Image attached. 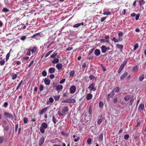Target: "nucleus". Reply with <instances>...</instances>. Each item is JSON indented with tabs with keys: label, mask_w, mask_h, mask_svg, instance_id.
<instances>
[{
	"label": "nucleus",
	"mask_w": 146,
	"mask_h": 146,
	"mask_svg": "<svg viewBox=\"0 0 146 146\" xmlns=\"http://www.w3.org/2000/svg\"><path fill=\"white\" fill-rule=\"evenodd\" d=\"M48 127L47 124L46 122L43 123L40 127V131L43 134L45 132V129H46Z\"/></svg>",
	"instance_id": "nucleus-1"
},
{
	"label": "nucleus",
	"mask_w": 146,
	"mask_h": 146,
	"mask_svg": "<svg viewBox=\"0 0 146 146\" xmlns=\"http://www.w3.org/2000/svg\"><path fill=\"white\" fill-rule=\"evenodd\" d=\"M92 106L91 105L89 107L88 111L85 113V117L88 116L89 117V118H91L92 115Z\"/></svg>",
	"instance_id": "nucleus-2"
},
{
	"label": "nucleus",
	"mask_w": 146,
	"mask_h": 146,
	"mask_svg": "<svg viewBox=\"0 0 146 146\" xmlns=\"http://www.w3.org/2000/svg\"><path fill=\"white\" fill-rule=\"evenodd\" d=\"M95 83H93L90 85L88 88L90 91H95L96 90V88L95 87Z\"/></svg>",
	"instance_id": "nucleus-3"
},
{
	"label": "nucleus",
	"mask_w": 146,
	"mask_h": 146,
	"mask_svg": "<svg viewBox=\"0 0 146 146\" xmlns=\"http://www.w3.org/2000/svg\"><path fill=\"white\" fill-rule=\"evenodd\" d=\"M76 90V87L74 85H72L71 86L70 88V92L71 94H73L74 93Z\"/></svg>",
	"instance_id": "nucleus-4"
},
{
	"label": "nucleus",
	"mask_w": 146,
	"mask_h": 146,
	"mask_svg": "<svg viewBox=\"0 0 146 146\" xmlns=\"http://www.w3.org/2000/svg\"><path fill=\"white\" fill-rule=\"evenodd\" d=\"M69 110L68 107L67 106L64 107L62 108V113L65 114L66 112H68Z\"/></svg>",
	"instance_id": "nucleus-5"
},
{
	"label": "nucleus",
	"mask_w": 146,
	"mask_h": 146,
	"mask_svg": "<svg viewBox=\"0 0 146 146\" xmlns=\"http://www.w3.org/2000/svg\"><path fill=\"white\" fill-rule=\"evenodd\" d=\"M4 114L9 119H13V115L7 112H5Z\"/></svg>",
	"instance_id": "nucleus-6"
},
{
	"label": "nucleus",
	"mask_w": 146,
	"mask_h": 146,
	"mask_svg": "<svg viewBox=\"0 0 146 146\" xmlns=\"http://www.w3.org/2000/svg\"><path fill=\"white\" fill-rule=\"evenodd\" d=\"M63 88V86L61 85H59L56 86L55 89L58 92L62 90Z\"/></svg>",
	"instance_id": "nucleus-7"
},
{
	"label": "nucleus",
	"mask_w": 146,
	"mask_h": 146,
	"mask_svg": "<svg viewBox=\"0 0 146 146\" xmlns=\"http://www.w3.org/2000/svg\"><path fill=\"white\" fill-rule=\"evenodd\" d=\"M44 138L43 137H41L39 142V145L41 146L44 142Z\"/></svg>",
	"instance_id": "nucleus-8"
},
{
	"label": "nucleus",
	"mask_w": 146,
	"mask_h": 146,
	"mask_svg": "<svg viewBox=\"0 0 146 146\" xmlns=\"http://www.w3.org/2000/svg\"><path fill=\"white\" fill-rule=\"evenodd\" d=\"M144 108V104L142 103L140 104L138 108V111H143Z\"/></svg>",
	"instance_id": "nucleus-9"
},
{
	"label": "nucleus",
	"mask_w": 146,
	"mask_h": 146,
	"mask_svg": "<svg viewBox=\"0 0 146 146\" xmlns=\"http://www.w3.org/2000/svg\"><path fill=\"white\" fill-rule=\"evenodd\" d=\"M44 83L47 85H48L50 84V81L48 78H45L44 79Z\"/></svg>",
	"instance_id": "nucleus-10"
},
{
	"label": "nucleus",
	"mask_w": 146,
	"mask_h": 146,
	"mask_svg": "<svg viewBox=\"0 0 146 146\" xmlns=\"http://www.w3.org/2000/svg\"><path fill=\"white\" fill-rule=\"evenodd\" d=\"M115 94L113 92V91H111L110 93L109 94L108 96V97L107 98V99L108 100H109V98H111L112 97L113 95Z\"/></svg>",
	"instance_id": "nucleus-11"
},
{
	"label": "nucleus",
	"mask_w": 146,
	"mask_h": 146,
	"mask_svg": "<svg viewBox=\"0 0 146 146\" xmlns=\"http://www.w3.org/2000/svg\"><path fill=\"white\" fill-rule=\"evenodd\" d=\"M100 53V51L99 49H96L95 50L94 54L96 56H99Z\"/></svg>",
	"instance_id": "nucleus-12"
},
{
	"label": "nucleus",
	"mask_w": 146,
	"mask_h": 146,
	"mask_svg": "<svg viewBox=\"0 0 146 146\" xmlns=\"http://www.w3.org/2000/svg\"><path fill=\"white\" fill-rule=\"evenodd\" d=\"M131 98L129 101V105L131 106L133 104L134 100L136 99V97H134V96L132 95L131 96Z\"/></svg>",
	"instance_id": "nucleus-13"
},
{
	"label": "nucleus",
	"mask_w": 146,
	"mask_h": 146,
	"mask_svg": "<svg viewBox=\"0 0 146 146\" xmlns=\"http://www.w3.org/2000/svg\"><path fill=\"white\" fill-rule=\"evenodd\" d=\"M40 33H36L34 35H33L32 36V37L35 38L36 39H37L39 38V37H40Z\"/></svg>",
	"instance_id": "nucleus-14"
},
{
	"label": "nucleus",
	"mask_w": 146,
	"mask_h": 146,
	"mask_svg": "<svg viewBox=\"0 0 146 146\" xmlns=\"http://www.w3.org/2000/svg\"><path fill=\"white\" fill-rule=\"evenodd\" d=\"M99 141L100 142H102L103 139V134L102 133H101L98 136Z\"/></svg>",
	"instance_id": "nucleus-15"
},
{
	"label": "nucleus",
	"mask_w": 146,
	"mask_h": 146,
	"mask_svg": "<svg viewBox=\"0 0 146 146\" xmlns=\"http://www.w3.org/2000/svg\"><path fill=\"white\" fill-rule=\"evenodd\" d=\"M53 60L52 61V63L53 64H55L58 63L59 62V59L56 58L54 57Z\"/></svg>",
	"instance_id": "nucleus-16"
},
{
	"label": "nucleus",
	"mask_w": 146,
	"mask_h": 146,
	"mask_svg": "<svg viewBox=\"0 0 146 146\" xmlns=\"http://www.w3.org/2000/svg\"><path fill=\"white\" fill-rule=\"evenodd\" d=\"M68 103H73L75 102V100L73 98H69L67 99Z\"/></svg>",
	"instance_id": "nucleus-17"
},
{
	"label": "nucleus",
	"mask_w": 146,
	"mask_h": 146,
	"mask_svg": "<svg viewBox=\"0 0 146 146\" xmlns=\"http://www.w3.org/2000/svg\"><path fill=\"white\" fill-rule=\"evenodd\" d=\"M127 74V72H125L120 77V79L122 80L123 79Z\"/></svg>",
	"instance_id": "nucleus-18"
},
{
	"label": "nucleus",
	"mask_w": 146,
	"mask_h": 146,
	"mask_svg": "<svg viewBox=\"0 0 146 146\" xmlns=\"http://www.w3.org/2000/svg\"><path fill=\"white\" fill-rule=\"evenodd\" d=\"M101 49L102 52V53H105L106 51V47L104 45L102 46H101Z\"/></svg>",
	"instance_id": "nucleus-19"
},
{
	"label": "nucleus",
	"mask_w": 146,
	"mask_h": 146,
	"mask_svg": "<svg viewBox=\"0 0 146 146\" xmlns=\"http://www.w3.org/2000/svg\"><path fill=\"white\" fill-rule=\"evenodd\" d=\"M55 71V69L54 67H51L48 69V71L50 73V74H52Z\"/></svg>",
	"instance_id": "nucleus-20"
},
{
	"label": "nucleus",
	"mask_w": 146,
	"mask_h": 146,
	"mask_svg": "<svg viewBox=\"0 0 146 146\" xmlns=\"http://www.w3.org/2000/svg\"><path fill=\"white\" fill-rule=\"evenodd\" d=\"M62 65L61 63H58L56 65V67L58 70H60L62 68Z\"/></svg>",
	"instance_id": "nucleus-21"
},
{
	"label": "nucleus",
	"mask_w": 146,
	"mask_h": 146,
	"mask_svg": "<svg viewBox=\"0 0 146 146\" xmlns=\"http://www.w3.org/2000/svg\"><path fill=\"white\" fill-rule=\"evenodd\" d=\"M92 95L90 93L88 94L86 96V99L87 100H90L92 97Z\"/></svg>",
	"instance_id": "nucleus-22"
},
{
	"label": "nucleus",
	"mask_w": 146,
	"mask_h": 146,
	"mask_svg": "<svg viewBox=\"0 0 146 146\" xmlns=\"http://www.w3.org/2000/svg\"><path fill=\"white\" fill-rule=\"evenodd\" d=\"M84 23L82 22L81 23H79L76 24L73 26V27L74 28H77L80 26L81 25H83Z\"/></svg>",
	"instance_id": "nucleus-23"
},
{
	"label": "nucleus",
	"mask_w": 146,
	"mask_h": 146,
	"mask_svg": "<svg viewBox=\"0 0 146 146\" xmlns=\"http://www.w3.org/2000/svg\"><path fill=\"white\" fill-rule=\"evenodd\" d=\"M130 98V95L128 94L125 96L124 97V99L125 100L128 101L129 100Z\"/></svg>",
	"instance_id": "nucleus-24"
},
{
	"label": "nucleus",
	"mask_w": 146,
	"mask_h": 146,
	"mask_svg": "<svg viewBox=\"0 0 146 146\" xmlns=\"http://www.w3.org/2000/svg\"><path fill=\"white\" fill-rule=\"evenodd\" d=\"M48 107H46L42 109L41 111H40V112L39 113L40 115L42 114L45 111H46L48 108Z\"/></svg>",
	"instance_id": "nucleus-25"
},
{
	"label": "nucleus",
	"mask_w": 146,
	"mask_h": 146,
	"mask_svg": "<svg viewBox=\"0 0 146 146\" xmlns=\"http://www.w3.org/2000/svg\"><path fill=\"white\" fill-rule=\"evenodd\" d=\"M119 88L118 87H116L114 88L112 91H113V92H119Z\"/></svg>",
	"instance_id": "nucleus-26"
},
{
	"label": "nucleus",
	"mask_w": 146,
	"mask_h": 146,
	"mask_svg": "<svg viewBox=\"0 0 146 146\" xmlns=\"http://www.w3.org/2000/svg\"><path fill=\"white\" fill-rule=\"evenodd\" d=\"M116 47L118 48L120 50H122L123 48V46L122 44H117L116 45Z\"/></svg>",
	"instance_id": "nucleus-27"
},
{
	"label": "nucleus",
	"mask_w": 146,
	"mask_h": 146,
	"mask_svg": "<svg viewBox=\"0 0 146 146\" xmlns=\"http://www.w3.org/2000/svg\"><path fill=\"white\" fill-rule=\"evenodd\" d=\"M145 3V1L144 0H139V5L141 6L144 4Z\"/></svg>",
	"instance_id": "nucleus-28"
},
{
	"label": "nucleus",
	"mask_w": 146,
	"mask_h": 146,
	"mask_svg": "<svg viewBox=\"0 0 146 146\" xmlns=\"http://www.w3.org/2000/svg\"><path fill=\"white\" fill-rule=\"evenodd\" d=\"M144 78V74H142L139 77V80L141 82L143 81Z\"/></svg>",
	"instance_id": "nucleus-29"
},
{
	"label": "nucleus",
	"mask_w": 146,
	"mask_h": 146,
	"mask_svg": "<svg viewBox=\"0 0 146 146\" xmlns=\"http://www.w3.org/2000/svg\"><path fill=\"white\" fill-rule=\"evenodd\" d=\"M124 67H123V66H121H121H120L119 68V69L118 70V73H120L121 72V71L122 70H123V68H124Z\"/></svg>",
	"instance_id": "nucleus-30"
},
{
	"label": "nucleus",
	"mask_w": 146,
	"mask_h": 146,
	"mask_svg": "<svg viewBox=\"0 0 146 146\" xmlns=\"http://www.w3.org/2000/svg\"><path fill=\"white\" fill-rule=\"evenodd\" d=\"M75 72L74 70L71 71L69 73L70 76V77H73Z\"/></svg>",
	"instance_id": "nucleus-31"
},
{
	"label": "nucleus",
	"mask_w": 146,
	"mask_h": 146,
	"mask_svg": "<svg viewBox=\"0 0 146 146\" xmlns=\"http://www.w3.org/2000/svg\"><path fill=\"white\" fill-rule=\"evenodd\" d=\"M128 60V59H127L125 60L121 64V65L123 66L124 67L127 64Z\"/></svg>",
	"instance_id": "nucleus-32"
},
{
	"label": "nucleus",
	"mask_w": 146,
	"mask_h": 146,
	"mask_svg": "<svg viewBox=\"0 0 146 146\" xmlns=\"http://www.w3.org/2000/svg\"><path fill=\"white\" fill-rule=\"evenodd\" d=\"M100 41L102 42H106L107 43H109V40L108 39L106 40L104 39H101L100 40Z\"/></svg>",
	"instance_id": "nucleus-33"
},
{
	"label": "nucleus",
	"mask_w": 146,
	"mask_h": 146,
	"mask_svg": "<svg viewBox=\"0 0 146 146\" xmlns=\"http://www.w3.org/2000/svg\"><path fill=\"white\" fill-rule=\"evenodd\" d=\"M60 96L58 95H56L53 96V98L56 101L58 100L60 98Z\"/></svg>",
	"instance_id": "nucleus-34"
},
{
	"label": "nucleus",
	"mask_w": 146,
	"mask_h": 146,
	"mask_svg": "<svg viewBox=\"0 0 146 146\" xmlns=\"http://www.w3.org/2000/svg\"><path fill=\"white\" fill-rule=\"evenodd\" d=\"M104 106L103 102L102 101H100L99 104V106L100 108H102Z\"/></svg>",
	"instance_id": "nucleus-35"
},
{
	"label": "nucleus",
	"mask_w": 146,
	"mask_h": 146,
	"mask_svg": "<svg viewBox=\"0 0 146 146\" xmlns=\"http://www.w3.org/2000/svg\"><path fill=\"white\" fill-rule=\"evenodd\" d=\"M5 63V61L4 60L1 59L0 61V64L1 66L3 65Z\"/></svg>",
	"instance_id": "nucleus-36"
},
{
	"label": "nucleus",
	"mask_w": 146,
	"mask_h": 146,
	"mask_svg": "<svg viewBox=\"0 0 146 146\" xmlns=\"http://www.w3.org/2000/svg\"><path fill=\"white\" fill-rule=\"evenodd\" d=\"M9 11V9L6 7H4L2 9V11L4 12H7Z\"/></svg>",
	"instance_id": "nucleus-37"
},
{
	"label": "nucleus",
	"mask_w": 146,
	"mask_h": 146,
	"mask_svg": "<svg viewBox=\"0 0 146 146\" xmlns=\"http://www.w3.org/2000/svg\"><path fill=\"white\" fill-rule=\"evenodd\" d=\"M17 22V19L15 18L11 21V23L14 24L16 23Z\"/></svg>",
	"instance_id": "nucleus-38"
},
{
	"label": "nucleus",
	"mask_w": 146,
	"mask_h": 146,
	"mask_svg": "<svg viewBox=\"0 0 146 146\" xmlns=\"http://www.w3.org/2000/svg\"><path fill=\"white\" fill-rule=\"evenodd\" d=\"M53 51V50H50L48 51L47 53H46L45 56V57H46L48 56L50 53Z\"/></svg>",
	"instance_id": "nucleus-39"
},
{
	"label": "nucleus",
	"mask_w": 146,
	"mask_h": 146,
	"mask_svg": "<svg viewBox=\"0 0 146 146\" xmlns=\"http://www.w3.org/2000/svg\"><path fill=\"white\" fill-rule=\"evenodd\" d=\"M139 45L138 43H136L134 46V50H135L138 47Z\"/></svg>",
	"instance_id": "nucleus-40"
},
{
	"label": "nucleus",
	"mask_w": 146,
	"mask_h": 146,
	"mask_svg": "<svg viewBox=\"0 0 146 146\" xmlns=\"http://www.w3.org/2000/svg\"><path fill=\"white\" fill-rule=\"evenodd\" d=\"M94 49H95L94 48H92L91 49H90L89 50V52L88 53V56L90 55L92 53V52L94 50Z\"/></svg>",
	"instance_id": "nucleus-41"
},
{
	"label": "nucleus",
	"mask_w": 146,
	"mask_h": 146,
	"mask_svg": "<svg viewBox=\"0 0 146 146\" xmlns=\"http://www.w3.org/2000/svg\"><path fill=\"white\" fill-rule=\"evenodd\" d=\"M113 40L114 42H118L120 40L119 39H116L115 37H113Z\"/></svg>",
	"instance_id": "nucleus-42"
},
{
	"label": "nucleus",
	"mask_w": 146,
	"mask_h": 146,
	"mask_svg": "<svg viewBox=\"0 0 146 146\" xmlns=\"http://www.w3.org/2000/svg\"><path fill=\"white\" fill-rule=\"evenodd\" d=\"M138 66H135L132 69V71H133L135 72L137 70H138Z\"/></svg>",
	"instance_id": "nucleus-43"
},
{
	"label": "nucleus",
	"mask_w": 146,
	"mask_h": 146,
	"mask_svg": "<svg viewBox=\"0 0 146 146\" xmlns=\"http://www.w3.org/2000/svg\"><path fill=\"white\" fill-rule=\"evenodd\" d=\"M39 89L40 91H42L44 90V87L42 84H41L39 88Z\"/></svg>",
	"instance_id": "nucleus-44"
},
{
	"label": "nucleus",
	"mask_w": 146,
	"mask_h": 146,
	"mask_svg": "<svg viewBox=\"0 0 146 146\" xmlns=\"http://www.w3.org/2000/svg\"><path fill=\"white\" fill-rule=\"evenodd\" d=\"M23 121L24 123H26L28 122V119L27 117H24L23 118Z\"/></svg>",
	"instance_id": "nucleus-45"
},
{
	"label": "nucleus",
	"mask_w": 146,
	"mask_h": 146,
	"mask_svg": "<svg viewBox=\"0 0 146 146\" xmlns=\"http://www.w3.org/2000/svg\"><path fill=\"white\" fill-rule=\"evenodd\" d=\"M22 82V80H21L20 82L19 83L18 86L16 88V90H17L20 87V86Z\"/></svg>",
	"instance_id": "nucleus-46"
},
{
	"label": "nucleus",
	"mask_w": 146,
	"mask_h": 146,
	"mask_svg": "<svg viewBox=\"0 0 146 146\" xmlns=\"http://www.w3.org/2000/svg\"><path fill=\"white\" fill-rule=\"evenodd\" d=\"M49 102L50 103H52L54 102V99L52 97H50L49 99Z\"/></svg>",
	"instance_id": "nucleus-47"
},
{
	"label": "nucleus",
	"mask_w": 146,
	"mask_h": 146,
	"mask_svg": "<svg viewBox=\"0 0 146 146\" xmlns=\"http://www.w3.org/2000/svg\"><path fill=\"white\" fill-rule=\"evenodd\" d=\"M129 135L128 134H126L124 136V139L126 140H127L129 139Z\"/></svg>",
	"instance_id": "nucleus-48"
},
{
	"label": "nucleus",
	"mask_w": 146,
	"mask_h": 146,
	"mask_svg": "<svg viewBox=\"0 0 146 146\" xmlns=\"http://www.w3.org/2000/svg\"><path fill=\"white\" fill-rule=\"evenodd\" d=\"M111 13L110 11H105L103 13V14L104 15H110Z\"/></svg>",
	"instance_id": "nucleus-49"
},
{
	"label": "nucleus",
	"mask_w": 146,
	"mask_h": 146,
	"mask_svg": "<svg viewBox=\"0 0 146 146\" xmlns=\"http://www.w3.org/2000/svg\"><path fill=\"white\" fill-rule=\"evenodd\" d=\"M52 121L54 124L56 123V119H55V116L54 115H53L52 116Z\"/></svg>",
	"instance_id": "nucleus-50"
},
{
	"label": "nucleus",
	"mask_w": 146,
	"mask_h": 146,
	"mask_svg": "<svg viewBox=\"0 0 146 146\" xmlns=\"http://www.w3.org/2000/svg\"><path fill=\"white\" fill-rule=\"evenodd\" d=\"M42 75L44 76H45L47 75V72L45 70L43 71L42 72Z\"/></svg>",
	"instance_id": "nucleus-51"
},
{
	"label": "nucleus",
	"mask_w": 146,
	"mask_h": 146,
	"mask_svg": "<svg viewBox=\"0 0 146 146\" xmlns=\"http://www.w3.org/2000/svg\"><path fill=\"white\" fill-rule=\"evenodd\" d=\"M140 124V122H137V125L133 128V129L135 130L136 128H137Z\"/></svg>",
	"instance_id": "nucleus-52"
},
{
	"label": "nucleus",
	"mask_w": 146,
	"mask_h": 146,
	"mask_svg": "<svg viewBox=\"0 0 146 146\" xmlns=\"http://www.w3.org/2000/svg\"><path fill=\"white\" fill-rule=\"evenodd\" d=\"M91 139L90 138H89L87 140V143L88 144H90L91 143Z\"/></svg>",
	"instance_id": "nucleus-53"
},
{
	"label": "nucleus",
	"mask_w": 146,
	"mask_h": 146,
	"mask_svg": "<svg viewBox=\"0 0 146 146\" xmlns=\"http://www.w3.org/2000/svg\"><path fill=\"white\" fill-rule=\"evenodd\" d=\"M57 54V52H55L53 53L50 56V57L52 58H54V57L56 56Z\"/></svg>",
	"instance_id": "nucleus-54"
},
{
	"label": "nucleus",
	"mask_w": 146,
	"mask_h": 146,
	"mask_svg": "<svg viewBox=\"0 0 146 146\" xmlns=\"http://www.w3.org/2000/svg\"><path fill=\"white\" fill-rule=\"evenodd\" d=\"M17 77V75L16 74H14L12 76V78L13 80L15 79Z\"/></svg>",
	"instance_id": "nucleus-55"
},
{
	"label": "nucleus",
	"mask_w": 146,
	"mask_h": 146,
	"mask_svg": "<svg viewBox=\"0 0 146 146\" xmlns=\"http://www.w3.org/2000/svg\"><path fill=\"white\" fill-rule=\"evenodd\" d=\"M89 77L90 78V80H92V79H94L95 78L94 76L91 74L89 76Z\"/></svg>",
	"instance_id": "nucleus-56"
},
{
	"label": "nucleus",
	"mask_w": 146,
	"mask_h": 146,
	"mask_svg": "<svg viewBox=\"0 0 146 146\" xmlns=\"http://www.w3.org/2000/svg\"><path fill=\"white\" fill-rule=\"evenodd\" d=\"M10 53H8L6 55V60L7 61L9 59V57L10 56Z\"/></svg>",
	"instance_id": "nucleus-57"
},
{
	"label": "nucleus",
	"mask_w": 146,
	"mask_h": 146,
	"mask_svg": "<svg viewBox=\"0 0 146 146\" xmlns=\"http://www.w3.org/2000/svg\"><path fill=\"white\" fill-rule=\"evenodd\" d=\"M4 140V138L3 137L0 136V143H2Z\"/></svg>",
	"instance_id": "nucleus-58"
},
{
	"label": "nucleus",
	"mask_w": 146,
	"mask_h": 146,
	"mask_svg": "<svg viewBox=\"0 0 146 146\" xmlns=\"http://www.w3.org/2000/svg\"><path fill=\"white\" fill-rule=\"evenodd\" d=\"M31 49H29L28 50L27 52V54L28 56H30L31 55Z\"/></svg>",
	"instance_id": "nucleus-59"
},
{
	"label": "nucleus",
	"mask_w": 146,
	"mask_h": 146,
	"mask_svg": "<svg viewBox=\"0 0 146 146\" xmlns=\"http://www.w3.org/2000/svg\"><path fill=\"white\" fill-rule=\"evenodd\" d=\"M55 77V76L53 74H51L50 75V78L51 79H53Z\"/></svg>",
	"instance_id": "nucleus-60"
},
{
	"label": "nucleus",
	"mask_w": 146,
	"mask_h": 146,
	"mask_svg": "<svg viewBox=\"0 0 146 146\" xmlns=\"http://www.w3.org/2000/svg\"><path fill=\"white\" fill-rule=\"evenodd\" d=\"M31 50L33 52H35L36 50V48L35 47H34Z\"/></svg>",
	"instance_id": "nucleus-61"
},
{
	"label": "nucleus",
	"mask_w": 146,
	"mask_h": 146,
	"mask_svg": "<svg viewBox=\"0 0 146 146\" xmlns=\"http://www.w3.org/2000/svg\"><path fill=\"white\" fill-rule=\"evenodd\" d=\"M8 105V103L7 102H5L4 103V104L3 106V107H4L5 108H6L7 106Z\"/></svg>",
	"instance_id": "nucleus-62"
},
{
	"label": "nucleus",
	"mask_w": 146,
	"mask_h": 146,
	"mask_svg": "<svg viewBox=\"0 0 146 146\" xmlns=\"http://www.w3.org/2000/svg\"><path fill=\"white\" fill-rule=\"evenodd\" d=\"M26 38V37L25 36H23L21 37L20 39L22 40H24Z\"/></svg>",
	"instance_id": "nucleus-63"
},
{
	"label": "nucleus",
	"mask_w": 146,
	"mask_h": 146,
	"mask_svg": "<svg viewBox=\"0 0 146 146\" xmlns=\"http://www.w3.org/2000/svg\"><path fill=\"white\" fill-rule=\"evenodd\" d=\"M135 16H136L135 17V20H137L139 18V17L140 16V14H137Z\"/></svg>",
	"instance_id": "nucleus-64"
}]
</instances>
